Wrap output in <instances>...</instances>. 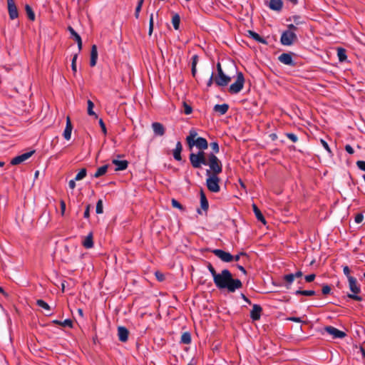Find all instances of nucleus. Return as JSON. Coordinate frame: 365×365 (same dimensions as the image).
I'll return each mask as SVG.
<instances>
[{"mask_svg":"<svg viewBox=\"0 0 365 365\" xmlns=\"http://www.w3.org/2000/svg\"><path fill=\"white\" fill-rule=\"evenodd\" d=\"M91 207H92V206H91V204H88L86 206V209H85V211H84V213H83V217L84 218H86V219H89L90 218V210H91Z\"/></svg>","mask_w":365,"mask_h":365,"instance_id":"51","label":"nucleus"},{"mask_svg":"<svg viewBox=\"0 0 365 365\" xmlns=\"http://www.w3.org/2000/svg\"><path fill=\"white\" fill-rule=\"evenodd\" d=\"M25 11H26L28 19L30 21H34L35 20L36 16H35L34 11H33V9L31 8V6L29 4H26L25 5Z\"/></svg>","mask_w":365,"mask_h":365,"instance_id":"35","label":"nucleus"},{"mask_svg":"<svg viewBox=\"0 0 365 365\" xmlns=\"http://www.w3.org/2000/svg\"><path fill=\"white\" fill-rule=\"evenodd\" d=\"M35 152H36V150H33L29 152H26L21 155H17L11 160V164L13 165H19V164L23 163L24 161L28 160L30 157H31L35 153Z\"/></svg>","mask_w":365,"mask_h":365,"instance_id":"11","label":"nucleus"},{"mask_svg":"<svg viewBox=\"0 0 365 365\" xmlns=\"http://www.w3.org/2000/svg\"><path fill=\"white\" fill-rule=\"evenodd\" d=\"M52 323L54 324L61 325L64 327H70V328L73 327V322L70 319H66L64 321H59L58 319H55V320L52 321Z\"/></svg>","mask_w":365,"mask_h":365,"instance_id":"30","label":"nucleus"},{"mask_svg":"<svg viewBox=\"0 0 365 365\" xmlns=\"http://www.w3.org/2000/svg\"><path fill=\"white\" fill-rule=\"evenodd\" d=\"M180 24V16L178 14H175L172 17V24L175 30H179Z\"/></svg>","mask_w":365,"mask_h":365,"instance_id":"36","label":"nucleus"},{"mask_svg":"<svg viewBox=\"0 0 365 365\" xmlns=\"http://www.w3.org/2000/svg\"><path fill=\"white\" fill-rule=\"evenodd\" d=\"M143 1L144 0H139L138 2V4L135 7V17L136 19H138L139 17V14H140V11L141 10V8H142V6H143Z\"/></svg>","mask_w":365,"mask_h":365,"instance_id":"47","label":"nucleus"},{"mask_svg":"<svg viewBox=\"0 0 365 365\" xmlns=\"http://www.w3.org/2000/svg\"><path fill=\"white\" fill-rule=\"evenodd\" d=\"M191 341L192 339L190 333L189 331L183 332L180 338V343L183 344H190Z\"/></svg>","mask_w":365,"mask_h":365,"instance_id":"34","label":"nucleus"},{"mask_svg":"<svg viewBox=\"0 0 365 365\" xmlns=\"http://www.w3.org/2000/svg\"><path fill=\"white\" fill-rule=\"evenodd\" d=\"M240 257H248V255L247 253L245 252H239L237 255H232V261H239L240 259Z\"/></svg>","mask_w":365,"mask_h":365,"instance_id":"50","label":"nucleus"},{"mask_svg":"<svg viewBox=\"0 0 365 365\" xmlns=\"http://www.w3.org/2000/svg\"><path fill=\"white\" fill-rule=\"evenodd\" d=\"M343 272H344V274L347 277V279H349V277H351L350 275V269L348 266H344V268H343Z\"/></svg>","mask_w":365,"mask_h":365,"instance_id":"63","label":"nucleus"},{"mask_svg":"<svg viewBox=\"0 0 365 365\" xmlns=\"http://www.w3.org/2000/svg\"><path fill=\"white\" fill-rule=\"evenodd\" d=\"M7 8L10 19L14 20L19 17V11L14 0H7Z\"/></svg>","mask_w":365,"mask_h":365,"instance_id":"12","label":"nucleus"},{"mask_svg":"<svg viewBox=\"0 0 365 365\" xmlns=\"http://www.w3.org/2000/svg\"><path fill=\"white\" fill-rule=\"evenodd\" d=\"M315 277H316L315 274H310L306 275L304 277V279H305L306 282L309 283V282H313L315 279Z\"/></svg>","mask_w":365,"mask_h":365,"instance_id":"56","label":"nucleus"},{"mask_svg":"<svg viewBox=\"0 0 365 365\" xmlns=\"http://www.w3.org/2000/svg\"><path fill=\"white\" fill-rule=\"evenodd\" d=\"M337 56L339 62H344L347 60L346 50L342 47L337 48Z\"/></svg>","mask_w":365,"mask_h":365,"instance_id":"29","label":"nucleus"},{"mask_svg":"<svg viewBox=\"0 0 365 365\" xmlns=\"http://www.w3.org/2000/svg\"><path fill=\"white\" fill-rule=\"evenodd\" d=\"M83 246L86 249H90L93 247V232H90L82 242Z\"/></svg>","mask_w":365,"mask_h":365,"instance_id":"27","label":"nucleus"},{"mask_svg":"<svg viewBox=\"0 0 365 365\" xmlns=\"http://www.w3.org/2000/svg\"><path fill=\"white\" fill-rule=\"evenodd\" d=\"M364 220V215L362 213H358L355 217V222L356 223H361Z\"/></svg>","mask_w":365,"mask_h":365,"instance_id":"61","label":"nucleus"},{"mask_svg":"<svg viewBox=\"0 0 365 365\" xmlns=\"http://www.w3.org/2000/svg\"><path fill=\"white\" fill-rule=\"evenodd\" d=\"M72 130H73V125H72L71 118L69 116H67L66 128H65L63 133V136L66 140H68L71 139Z\"/></svg>","mask_w":365,"mask_h":365,"instance_id":"18","label":"nucleus"},{"mask_svg":"<svg viewBox=\"0 0 365 365\" xmlns=\"http://www.w3.org/2000/svg\"><path fill=\"white\" fill-rule=\"evenodd\" d=\"M207 165L209 166V169L206 170V186L207 190L211 192H219L220 191V178L219 175L222 172V164L221 160L218 158H213L210 156V160H208Z\"/></svg>","mask_w":365,"mask_h":365,"instance_id":"2","label":"nucleus"},{"mask_svg":"<svg viewBox=\"0 0 365 365\" xmlns=\"http://www.w3.org/2000/svg\"><path fill=\"white\" fill-rule=\"evenodd\" d=\"M129 333V330L126 327L123 326L118 327V336L120 341L126 342L128 339Z\"/></svg>","mask_w":365,"mask_h":365,"instance_id":"15","label":"nucleus"},{"mask_svg":"<svg viewBox=\"0 0 365 365\" xmlns=\"http://www.w3.org/2000/svg\"><path fill=\"white\" fill-rule=\"evenodd\" d=\"M198 60H199V56H198V55H197V54H195V55L192 57L191 73H192V76L194 78H195L196 74H197V68H196V66H197V64Z\"/></svg>","mask_w":365,"mask_h":365,"instance_id":"31","label":"nucleus"},{"mask_svg":"<svg viewBox=\"0 0 365 365\" xmlns=\"http://www.w3.org/2000/svg\"><path fill=\"white\" fill-rule=\"evenodd\" d=\"M200 208L207 212L209 208V202L202 188L200 191Z\"/></svg>","mask_w":365,"mask_h":365,"instance_id":"20","label":"nucleus"},{"mask_svg":"<svg viewBox=\"0 0 365 365\" xmlns=\"http://www.w3.org/2000/svg\"><path fill=\"white\" fill-rule=\"evenodd\" d=\"M345 150L349 153V154H354V148L349 144L346 145L345 146Z\"/></svg>","mask_w":365,"mask_h":365,"instance_id":"64","label":"nucleus"},{"mask_svg":"<svg viewBox=\"0 0 365 365\" xmlns=\"http://www.w3.org/2000/svg\"><path fill=\"white\" fill-rule=\"evenodd\" d=\"M68 31L71 34V37L77 43L78 53H80L83 47V43L81 36L71 26H68Z\"/></svg>","mask_w":365,"mask_h":365,"instance_id":"13","label":"nucleus"},{"mask_svg":"<svg viewBox=\"0 0 365 365\" xmlns=\"http://www.w3.org/2000/svg\"><path fill=\"white\" fill-rule=\"evenodd\" d=\"M320 142H321L322 145H323V147L326 149V150H327V152L330 154V155L332 156L333 154H332V152H331L328 143L324 139H321Z\"/></svg>","mask_w":365,"mask_h":365,"instance_id":"54","label":"nucleus"},{"mask_svg":"<svg viewBox=\"0 0 365 365\" xmlns=\"http://www.w3.org/2000/svg\"><path fill=\"white\" fill-rule=\"evenodd\" d=\"M98 48L96 44L92 45L90 53V66L94 67L97 63L98 60Z\"/></svg>","mask_w":365,"mask_h":365,"instance_id":"19","label":"nucleus"},{"mask_svg":"<svg viewBox=\"0 0 365 365\" xmlns=\"http://www.w3.org/2000/svg\"><path fill=\"white\" fill-rule=\"evenodd\" d=\"M229 108L230 106L227 103L216 104L213 108V110L214 112L217 113L220 115H222L228 111Z\"/></svg>","mask_w":365,"mask_h":365,"instance_id":"22","label":"nucleus"},{"mask_svg":"<svg viewBox=\"0 0 365 365\" xmlns=\"http://www.w3.org/2000/svg\"><path fill=\"white\" fill-rule=\"evenodd\" d=\"M98 123H99V125H100V127H101V130H102V132H103L105 135H106V134H107V129H106V124H105V123L103 122V119H101H101L99 120V122H98Z\"/></svg>","mask_w":365,"mask_h":365,"instance_id":"57","label":"nucleus"},{"mask_svg":"<svg viewBox=\"0 0 365 365\" xmlns=\"http://www.w3.org/2000/svg\"><path fill=\"white\" fill-rule=\"evenodd\" d=\"M262 312V308L259 304H253L250 311V318L252 321H258L261 317Z\"/></svg>","mask_w":365,"mask_h":365,"instance_id":"14","label":"nucleus"},{"mask_svg":"<svg viewBox=\"0 0 365 365\" xmlns=\"http://www.w3.org/2000/svg\"><path fill=\"white\" fill-rule=\"evenodd\" d=\"M207 267L209 270V272H210V274H212V278L213 279L215 278V277L219 274L216 272L215 269L214 268V267L212 265V264L209 262H207Z\"/></svg>","mask_w":365,"mask_h":365,"instance_id":"45","label":"nucleus"},{"mask_svg":"<svg viewBox=\"0 0 365 365\" xmlns=\"http://www.w3.org/2000/svg\"><path fill=\"white\" fill-rule=\"evenodd\" d=\"M211 252L224 262H232V255L228 252L220 249H215Z\"/></svg>","mask_w":365,"mask_h":365,"instance_id":"10","label":"nucleus"},{"mask_svg":"<svg viewBox=\"0 0 365 365\" xmlns=\"http://www.w3.org/2000/svg\"><path fill=\"white\" fill-rule=\"evenodd\" d=\"M155 276L158 282H162L165 279L164 274L158 270L155 272Z\"/></svg>","mask_w":365,"mask_h":365,"instance_id":"49","label":"nucleus"},{"mask_svg":"<svg viewBox=\"0 0 365 365\" xmlns=\"http://www.w3.org/2000/svg\"><path fill=\"white\" fill-rule=\"evenodd\" d=\"M231 81V77L226 76L221 78H215V83L218 86H226Z\"/></svg>","mask_w":365,"mask_h":365,"instance_id":"25","label":"nucleus"},{"mask_svg":"<svg viewBox=\"0 0 365 365\" xmlns=\"http://www.w3.org/2000/svg\"><path fill=\"white\" fill-rule=\"evenodd\" d=\"M78 52L75 53L72 58V61H71V69H72V71L73 73V76H76V72H77V67H76V61H77V58H78Z\"/></svg>","mask_w":365,"mask_h":365,"instance_id":"38","label":"nucleus"},{"mask_svg":"<svg viewBox=\"0 0 365 365\" xmlns=\"http://www.w3.org/2000/svg\"><path fill=\"white\" fill-rule=\"evenodd\" d=\"M295 55L292 52L282 53L278 56V60L283 64L295 66L296 63L293 60V56Z\"/></svg>","mask_w":365,"mask_h":365,"instance_id":"9","label":"nucleus"},{"mask_svg":"<svg viewBox=\"0 0 365 365\" xmlns=\"http://www.w3.org/2000/svg\"><path fill=\"white\" fill-rule=\"evenodd\" d=\"M286 136L293 143H296L298 140V138L294 133H287Z\"/></svg>","mask_w":365,"mask_h":365,"instance_id":"55","label":"nucleus"},{"mask_svg":"<svg viewBox=\"0 0 365 365\" xmlns=\"http://www.w3.org/2000/svg\"><path fill=\"white\" fill-rule=\"evenodd\" d=\"M210 146L212 150L210 153H214V155L217 154L220 151V147L217 142L214 141L210 143Z\"/></svg>","mask_w":365,"mask_h":365,"instance_id":"43","label":"nucleus"},{"mask_svg":"<svg viewBox=\"0 0 365 365\" xmlns=\"http://www.w3.org/2000/svg\"><path fill=\"white\" fill-rule=\"evenodd\" d=\"M294 294L296 295H303L307 297H311L316 294V292L314 290H302L300 288L295 291Z\"/></svg>","mask_w":365,"mask_h":365,"instance_id":"33","label":"nucleus"},{"mask_svg":"<svg viewBox=\"0 0 365 365\" xmlns=\"http://www.w3.org/2000/svg\"><path fill=\"white\" fill-rule=\"evenodd\" d=\"M356 165L362 171L365 172V161L364 160H358L356 162Z\"/></svg>","mask_w":365,"mask_h":365,"instance_id":"58","label":"nucleus"},{"mask_svg":"<svg viewBox=\"0 0 365 365\" xmlns=\"http://www.w3.org/2000/svg\"><path fill=\"white\" fill-rule=\"evenodd\" d=\"M324 331L331 336L332 339H343L346 334L332 326H326L324 327Z\"/></svg>","mask_w":365,"mask_h":365,"instance_id":"7","label":"nucleus"},{"mask_svg":"<svg viewBox=\"0 0 365 365\" xmlns=\"http://www.w3.org/2000/svg\"><path fill=\"white\" fill-rule=\"evenodd\" d=\"M171 204L173 207L178 208L181 211H185V207L180 202H179L177 200H175L174 198L172 199Z\"/></svg>","mask_w":365,"mask_h":365,"instance_id":"40","label":"nucleus"},{"mask_svg":"<svg viewBox=\"0 0 365 365\" xmlns=\"http://www.w3.org/2000/svg\"><path fill=\"white\" fill-rule=\"evenodd\" d=\"M298 40L295 32L291 31H284L280 37V43L283 46H289Z\"/></svg>","mask_w":365,"mask_h":365,"instance_id":"6","label":"nucleus"},{"mask_svg":"<svg viewBox=\"0 0 365 365\" xmlns=\"http://www.w3.org/2000/svg\"><path fill=\"white\" fill-rule=\"evenodd\" d=\"M195 146L199 150L197 153H191L189 155V160L192 167L195 169H201L202 165H207L210 156L214 158H217L214 153L207 154L205 150L208 148L209 144L207 140L202 137L196 138L195 140L189 147L190 150Z\"/></svg>","mask_w":365,"mask_h":365,"instance_id":"1","label":"nucleus"},{"mask_svg":"<svg viewBox=\"0 0 365 365\" xmlns=\"http://www.w3.org/2000/svg\"><path fill=\"white\" fill-rule=\"evenodd\" d=\"M300 19H301V16H299V15H294L292 16V19L294 21V22L297 24V25H299V24H302L303 22L300 21Z\"/></svg>","mask_w":365,"mask_h":365,"instance_id":"62","label":"nucleus"},{"mask_svg":"<svg viewBox=\"0 0 365 365\" xmlns=\"http://www.w3.org/2000/svg\"><path fill=\"white\" fill-rule=\"evenodd\" d=\"M88 108H87V112L89 115L95 116L96 118H98V115L96 113L93 111L94 108V103L91 101L88 100L87 101Z\"/></svg>","mask_w":365,"mask_h":365,"instance_id":"37","label":"nucleus"},{"mask_svg":"<svg viewBox=\"0 0 365 365\" xmlns=\"http://www.w3.org/2000/svg\"><path fill=\"white\" fill-rule=\"evenodd\" d=\"M36 304H37L39 307H41V308H42V309H45V310H46V311H47V312L46 313V316H51V315H52V313H51V312H50V311H51V307H50V306L48 305V304L47 302H46L44 300L41 299H37V300H36Z\"/></svg>","mask_w":365,"mask_h":365,"instance_id":"28","label":"nucleus"},{"mask_svg":"<svg viewBox=\"0 0 365 365\" xmlns=\"http://www.w3.org/2000/svg\"><path fill=\"white\" fill-rule=\"evenodd\" d=\"M244 84H245L244 74L241 71H237V79L233 83H232L230 86V87L228 88V92L231 94H237L242 90V88L244 87Z\"/></svg>","mask_w":365,"mask_h":365,"instance_id":"5","label":"nucleus"},{"mask_svg":"<svg viewBox=\"0 0 365 365\" xmlns=\"http://www.w3.org/2000/svg\"><path fill=\"white\" fill-rule=\"evenodd\" d=\"M213 82H215L214 73L211 72L209 80L207 83V87H210L212 85Z\"/></svg>","mask_w":365,"mask_h":365,"instance_id":"60","label":"nucleus"},{"mask_svg":"<svg viewBox=\"0 0 365 365\" xmlns=\"http://www.w3.org/2000/svg\"><path fill=\"white\" fill-rule=\"evenodd\" d=\"M108 165H104L98 168L93 176L96 178H98L105 175L108 170Z\"/></svg>","mask_w":365,"mask_h":365,"instance_id":"32","label":"nucleus"},{"mask_svg":"<svg viewBox=\"0 0 365 365\" xmlns=\"http://www.w3.org/2000/svg\"><path fill=\"white\" fill-rule=\"evenodd\" d=\"M180 151L175 150L173 151V158L177 161H181L182 160V156H181Z\"/></svg>","mask_w":365,"mask_h":365,"instance_id":"52","label":"nucleus"},{"mask_svg":"<svg viewBox=\"0 0 365 365\" xmlns=\"http://www.w3.org/2000/svg\"><path fill=\"white\" fill-rule=\"evenodd\" d=\"M252 210L257 220L261 222L262 224L266 225L267 221L265 220V217H264L263 214L262 213L259 207L255 203L252 204Z\"/></svg>","mask_w":365,"mask_h":365,"instance_id":"23","label":"nucleus"},{"mask_svg":"<svg viewBox=\"0 0 365 365\" xmlns=\"http://www.w3.org/2000/svg\"><path fill=\"white\" fill-rule=\"evenodd\" d=\"M153 27H154L153 14H151L150 16V20H149V30H148L149 36H151L153 31Z\"/></svg>","mask_w":365,"mask_h":365,"instance_id":"48","label":"nucleus"},{"mask_svg":"<svg viewBox=\"0 0 365 365\" xmlns=\"http://www.w3.org/2000/svg\"><path fill=\"white\" fill-rule=\"evenodd\" d=\"M197 136V130L195 128H192L189 131V135L186 137V143L188 145V148L192 144V143L195 140Z\"/></svg>","mask_w":365,"mask_h":365,"instance_id":"26","label":"nucleus"},{"mask_svg":"<svg viewBox=\"0 0 365 365\" xmlns=\"http://www.w3.org/2000/svg\"><path fill=\"white\" fill-rule=\"evenodd\" d=\"M207 267L209 270V272H210V274H212V278L213 279L215 278V277L219 274L216 272L215 269L214 268V267L212 265V264L209 262H207Z\"/></svg>","mask_w":365,"mask_h":365,"instance_id":"46","label":"nucleus"},{"mask_svg":"<svg viewBox=\"0 0 365 365\" xmlns=\"http://www.w3.org/2000/svg\"><path fill=\"white\" fill-rule=\"evenodd\" d=\"M348 281L349 289L352 293L348 294L347 297L357 302H361L363 298L359 295L361 293V287L358 284L356 279L354 277H349Z\"/></svg>","mask_w":365,"mask_h":365,"instance_id":"4","label":"nucleus"},{"mask_svg":"<svg viewBox=\"0 0 365 365\" xmlns=\"http://www.w3.org/2000/svg\"><path fill=\"white\" fill-rule=\"evenodd\" d=\"M87 175V170L86 168H81L80 171L78 173V174L75 177V180L76 181L81 180L83 179Z\"/></svg>","mask_w":365,"mask_h":365,"instance_id":"39","label":"nucleus"},{"mask_svg":"<svg viewBox=\"0 0 365 365\" xmlns=\"http://www.w3.org/2000/svg\"><path fill=\"white\" fill-rule=\"evenodd\" d=\"M49 217V212L46 210L43 211L41 215L40 216V220L48 223V218Z\"/></svg>","mask_w":365,"mask_h":365,"instance_id":"53","label":"nucleus"},{"mask_svg":"<svg viewBox=\"0 0 365 365\" xmlns=\"http://www.w3.org/2000/svg\"><path fill=\"white\" fill-rule=\"evenodd\" d=\"M96 214H102L103 212V200L101 199H99L96 202Z\"/></svg>","mask_w":365,"mask_h":365,"instance_id":"42","label":"nucleus"},{"mask_svg":"<svg viewBox=\"0 0 365 365\" xmlns=\"http://www.w3.org/2000/svg\"><path fill=\"white\" fill-rule=\"evenodd\" d=\"M303 276V273L302 271L299 270L294 274L290 273L283 276V280L284 281V287L287 289H289L291 288L292 283L294 282L295 278L302 277Z\"/></svg>","mask_w":365,"mask_h":365,"instance_id":"8","label":"nucleus"},{"mask_svg":"<svg viewBox=\"0 0 365 365\" xmlns=\"http://www.w3.org/2000/svg\"><path fill=\"white\" fill-rule=\"evenodd\" d=\"M248 36L256 41L257 42L261 43L264 45H267V41L263 37L260 36L257 33L254 31L248 30L247 31Z\"/></svg>","mask_w":365,"mask_h":365,"instance_id":"21","label":"nucleus"},{"mask_svg":"<svg viewBox=\"0 0 365 365\" xmlns=\"http://www.w3.org/2000/svg\"><path fill=\"white\" fill-rule=\"evenodd\" d=\"M283 6V1L282 0H270L269 7L271 10L274 11H280Z\"/></svg>","mask_w":365,"mask_h":365,"instance_id":"24","label":"nucleus"},{"mask_svg":"<svg viewBox=\"0 0 365 365\" xmlns=\"http://www.w3.org/2000/svg\"><path fill=\"white\" fill-rule=\"evenodd\" d=\"M183 112L185 115H190L192 113V108L190 105L187 104L185 101L182 103Z\"/></svg>","mask_w":365,"mask_h":365,"instance_id":"41","label":"nucleus"},{"mask_svg":"<svg viewBox=\"0 0 365 365\" xmlns=\"http://www.w3.org/2000/svg\"><path fill=\"white\" fill-rule=\"evenodd\" d=\"M213 282L216 287L220 290L227 289L231 293L242 287V282L239 279H234L232 274L227 269H222L215 277Z\"/></svg>","mask_w":365,"mask_h":365,"instance_id":"3","label":"nucleus"},{"mask_svg":"<svg viewBox=\"0 0 365 365\" xmlns=\"http://www.w3.org/2000/svg\"><path fill=\"white\" fill-rule=\"evenodd\" d=\"M60 207H61V215H64L66 205V202H65V201L63 200H61L60 201Z\"/></svg>","mask_w":365,"mask_h":365,"instance_id":"59","label":"nucleus"},{"mask_svg":"<svg viewBox=\"0 0 365 365\" xmlns=\"http://www.w3.org/2000/svg\"><path fill=\"white\" fill-rule=\"evenodd\" d=\"M152 128L153 130L154 134L156 136H163L165 133V128L161 123H158V122L153 123Z\"/></svg>","mask_w":365,"mask_h":365,"instance_id":"17","label":"nucleus"},{"mask_svg":"<svg viewBox=\"0 0 365 365\" xmlns=\"http://www.w3.org/2000/svg\"><path fill=\"white\" fill-rule=\"evenodd\" d=\"M331 288L329 284H323L322 288V293L323 295L327 296L328 294H331Z\"/></svg>","mask_w":365,"mask_h":365,"instance_id":"44","label":"nucleus"},{"mask_svg":"<svg viewBox=\"0 0 365 365\" xmlns=\"http://www.w3.org/2000/svg\"><path fill=\"white\" fill-rule=\"evenodd\" d=\"M112 163L115 165V171H123L128 168V161L126 160L113 159Z\"/></svg>","mask_w":365,"mask_h":365,"instance_id":"16","label":"nucleus"}]
</instances>
